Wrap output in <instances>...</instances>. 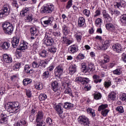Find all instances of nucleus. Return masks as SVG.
Here are the masks:
<instances>
[{
  "mask_svg": "<svg viewBox=\"0 0 126 126\" xmlns=\"http://www.w3.org/2000/svg\"><path fill=\"white\" fill-rule=\"evenodd\" d=\"M20 106L19 102H9L5 105V109L9 113H15L20 109Z\"/></svg>",
  "mask_w": 126,
  "mask_h": 126,
  "instance_id": "obj_1",
  "label": "nucleus"
},
{
  "mask_svg": "<svg viewBox=\"0 0 126 126\" xmlns=\"http://www.w3.org/2000/svg\"><path fill=\"white\" fill-rule=\"evenodd\" d=\"M3 31L7 35H11L13 32V26L9 23H4L2 25Z\"/></svg>",
  "mask_w": 126,
  "mask_h": 126,
  "instance_id": "obj_2",
  "label": "nucleus"
},
{
  "mask_svg": "<svg viewBox=\"0 0 126 126\" xmlns=\"http://www.w3.org/2000/svg\"><path fill=\"white\" fill-rule=\"evenodd\" d=\"M94 70H95L94 64L89 63L87 67L86 63H81V71L82 72L86 73V72H90V71H94Z\"/></svg>",
  "mask_w": 126,
  "mask_h": 126,
  "instance_id": "obj_3",
  "label": "nucleus"
},
{
  "mask_svg": "<svg viewBox=\"0 0 126 126\" xmlns=\"http://www.w3.org/2000/svg\"><path fill=\"white\" fill-rule=\"evenodd\" d=\"M10 13V8L9 5L5 4L3 6L2 9L0 10V18L5 17L7 15H9Z\"/></svg>",
  "mask_w": 126,
  "mask_h": 126,
  "instance_id": "obj_4",
  "label": "nucleus"
},
{
  "mask_svg": "<svg viewBox=\"0 0 126 126\" xmlns=\"http://www.w3.org/2000/svg\"><path fill=\"white\" fill-rule=\"evenodd\" d=\"M55 7L54 5L48 3L44 5L43 8H41V11L44 13H52Z\"/></svg>",
  "mask_w": 126,
  "mask_h": 126,
  "instance_id": "obj_5",
  "label": "nucleus"
},
{
  "mask_svg": "<svg viewBox=\"0 0 126 126\" xmlns=\"http://www.w3.org/2000/svg\"><path fill=\"white\" fill-rule=\"evenodd\" d=\"M69 85H70V84L69 82H65L63 83V88L65 89L64 93L65 94H68L71 97H74L73 94H72V91H71V89L69 87Z\"/></svg>",
  "mask_w": 126,
  "mask_h": 126,
  "instance_id": "obj_6",
  "label": "nucleus"
},
{
  "mask_svg": "<svg viewBox=\"0 0 126 126\" xmlns=\"http://www.w3.org/2000/svg\"><path fill=\"white\" fill-rule=\"evenodd\" d=\"M74 81L77 82V83H81L83 85H86V84H88L89 83V81L90 80L88 78L82 77H77Z\"/></svg>",
  "mask_w": 126,
  "mask_h": 126,
  "instance_id": "obj_7",
  "label": "nucleus"
},
{
  "mask_svg": "<svg viewBox=\"0 0 126 126\" xmlns=\"http://www.w3.org/2000/svg\"><path fill=\"white\" fill-rule=\"evenodd\" d=\"M63 67L62 65H59L56 67L54 70V73L56 76L57 77H61V75H63Z\"/></svg>",
  "mask_w": 126,
  "mask_h": 126,
  "instance_id": "obj_8",
  "label": "nucleus"
},
{
  "mask_svg": "<svg viewBox=\"0 0 126 126\" xmlns=\"http://www.w3.org/2000/svg\"><path fill=\"white\" fill-rule=\"evenodd\" d=\"M106 28L108 31L111 32H115L116 31V22H108V23L105 25Z\"/></svg>",
  "mask_w": 126,
  "mask_h": 126,
  "instance_id": "obj_9",
  "label": "nucleus"
},
{
  "mask_svg": "<svg viewBox=\"0 0 126 126\" xmlns=\"http://www.w3.org/2000/svg\"><path fill=\"white\" fill-rule=\"evenodd\" d=\"M20 40V37L19 35H15L12 38L11 43L13 48H17Z\"/></svg>",
  "mask_w": 126,
  "mask_h": 126,
  "instance_id": "obj_10",
  "label": "nucleus"
},
{
  "mask_svg": "<svg viewBox=\"0 0 126 126\" xmlns=\"http://www.w3.org/2000/svg\"><path fill=\"white\" fill-rule=\"evenodd\" d=\"M63 104L59 103L54 107V109L58 115H62L63 113Z\"/></svg>",
  "mask_w": 126,
  "mask_h": 126,
  "instance_id": "obj_11",
  "label": "nucleus"
},
{
  "mask_svg": "<svg viewBox=\"0 0 126 126\" xmlns=\"http://www.w3.org/2000/svg\"><path fill=\"white\" fill-rule=\"evenodd\" d=\"M78 122L80 124L84 126H88V125H89V120L85 116H80L78 118Z\"/></svg>",
  "mask_w": 126,
  "mask_h": 126,
  "instance_id": "obj_12",
  "label": "nucleus"
},
{
  "mask_svg": "<svg viewBox=\"0 0 126 126\" xmlns=\"http://www.w3.org/2000/svg\"><path fill=\"white\" fill-rule=\"evenodd\" d=\"M102 15L105 20L107 21V22H113V18L111 17V16L106 11V10H102Z\"/></svg>",
  "mask_w": 126,
  "mask_h": 126,
  "instance_id": "obj_13",
  "label": "nucleus"
},
{
  "mask_svg": "<svg viewBox=\"0 0 126 126\" xmlns=\"http://www.w3.org/2000/svg\"><path fill=\"white\" fill-rule=\"evenodd\" d=\"M68 51L71 55L75 54L78 51V47L76 45L73 44L68 47Z\"/></svg>",
  "mask_w": 126,
  "mask_h": 126,
  "instance_id": "obj_14",
  "label": "nucleus"
},
{
  "mask_svg": "<svg viewBox=\"0 0 126 126\" xmlns=\"http://www.w3.org/2000/svg\"><path fill=\"white\" fill-rule=\"evenodd\" d=\"M2 59L6 63H12V58L7 54H3L2 55Z\"/></svg>",
  "mask_w": 126,
  "mask_h": 126,
  "instance_id": "obj_15",
  "label": "nucleus"
},
{
  "mask_svg": "<svg viewBox=\"0 0 126 126\" xmlns=\"http://www.w3.org/2000/svg\"><path fill=\"white\" fill-rule=\"evenodd\" d=\"M35 121L36 123H39L44 119V113L42 111H39L37 115L35 116Z\"/></svg>",
  "mask_w": 126,
  "mask_h": 126,
  "instance_id": "obj_16",
  "label": "nucleus"
},
{
  "mask_svg": "<svg viewBox=\"0 0 126 126\" xmlns=\"http://www.w3.org/2000/svg\"><path fill=\"white\" fill-rule=\"evenodd\" d=\"M69 69V73L72 75V74H74L77 70V66L76 64H74L70 65L68 68Z\"/></svg>",
  "mask_w": 126,
  "mask_h": 126,
  "instance_id": "obj_17",
  "label": "nucleus"
},
{
  "mask_svg": "<svg viewBox=\"0 0 126 126\" xmlns=\"http://www.w3.org/2000/svg\"><path fill=\"white\" fill-rule=\"evenodd\" d=\"M53 21H54V17H50L47 20L43 21L42 25L44 27H47V26L51 25L53 23Z\"/></svg>",
  "mask_w": 126,
  "mask_h": 126,
  "instance_id": "obj_18",
  "label": "nucleus"
},
{
  "mask_svg": "<svg viewBox=\"0 0 126 126\" xmlns=\"http://www.w3.org/2000/svg\"><path fill=\"white\" fill-rule=\"evenodd\" d=\"M27 48H28V43L22 40L21 41L20 47L18 48V50L23 51L24 50H26Z\"/></svg>",
  "mask_w": 126,
  "mask_h": 126,
  "instance_id": "obj_19",
  "label": "nucleus"
},
{
  "mask_svg": "<svg viewBox=\"0 0 126 126\" xmlns=\"http://www.w3.org/2000/svg\"><path fill=\"white\" fill-rule=\"evenodd\" d=\"M74 32L75 33L74 36L76 40L78 42H81V40H82V37L83 36V34H82V33L80 32H76L75 31H74Z\"/></svg>",
  "mask_w": 126,
  "mask_h": 126,
  "instance_id": "obj_20",
  "label": "nucleus"
},
{
  "mask_svg": "<svg viewBox=\"0 0 126 126\" xmlns=\"http://www.w3.org/2000/svg\"><path fill=\"white\" fill-rule=\"evenodd\" d=\"M7 120L8 118L6 114H1L0 116V124H7Z\"/></svg>",
  "mask_w": 126,
  "mask_h": 126,
  "instance_id": "obj_21",
  "label": "nucleus"
},
{
  "mask_svg": "<svg viewBox=\"0 0 126 126\" xmlns=\"http://www.w3.org/2000/svg\"><path fill=\"white\" fill-rule=\"evenodd\" d=\"M44 44L46 46H53L54 44V39L51 37H46L44 41Z\"/></svg>",
  "mask_w": 126,
  "mask_h": 126,
  "instance_id": "obj_22",
  "label": "nucleus"
},
{
  "mask_svg": "<svg viewBox=\"0 0 126 126\" xmlns=\"http://www.w3.org/2000/svg\"><path fill=\"white\" fill-rule=\"evenodd\" d=\"M113 49L117 52V53H121L122 52V46L121 44L116 43L113 46Z\"/></svg>",
  "mask_w": 126,
  "mask_h": 126,
  "instance_id": "obj_23",
  "label": "nucleus"
},
{
  "mask_svg": "<svg viewBox=\"0 0 126 126\" xmlns=\"http://www.w3.org/2000/svg\"><path fill=\"white\" fill-rule=\"evenodd\" d=\"M93 78L94 82V83H96V84H97V83H101V82H102V79H100L99 75L94 74L93 76Z\"/></svg>",
  "mask_w": 126,
  "mask_h": 126,
  "instance_id": "obj_24",
  "label": "nucleus"
},
{
  "mask_svg": "<svg viewBox=\"0 0 126 126\" xmlns=\"http://www.w3.org/2000/svg\"><path fill=\"white\" fill-rule=\"evenodd\" d=\"M31 36H38L37 34V28L36 27H32L30 29Z\"/></svg>",
  "mask_w": 126,
  "mask_h": 126,
  "instance_id": "obj_25",
  "label": "nucleus"
},
{
  "mask_svg": "<svg viewBox=\"0 0 126 126\" xmlns=\"http://www.w3.org/2000/svg\"><path fill=\"white\" fill-rule=\"evenodd\" d=\"M52 90L54 92L59 91V83L58 82L55 81L52 83Z\"/></svg>",
  "mask_w": 126,
  "mask_h": 126,
  "instance_id": "obj_26",
  "label": "nucleus"
},
{
  "mask_svg": "<svg viewBox=\"0 0 126 126\" xmlns=\"http://www.w3.org/2000/svg\"><path fill=\"white\" fill-rule=\"evenodd\" d=\"M62 29L63 35L65 36L68 35V33H69V29H68V27H67V26L64 25L62 27Z\"/></svg>",
  "mask_w": 126,
  "mask_h": 126,
  "instance_id": "obj_27",
  "label": "nucleus"
},
{
  "mask_svg": "<svg viewBox=\"0 0 126 126\" xmlns=\"http://www.w3.org/2000/svg\"><path fill=\"white\" fill-rule=\"evenodd\" d=\"M122 26H126V14L122 15L120 19Z\"/></svg>",
  "mask_w": 126,
  "mask_h": 126,
  "instance_id": "obj_28",
  "label": "nucleus"
},
{
  "mask_svg": "<svg viewBox=\"0 0 126 126\" xmlns=\"http://www.w3.org/2000/svg\"><path fill=\"white\" fill-rule=\"evenodd\" d=\"M78 24L79 27L84 26V24H85V19L83 17H80L78 20Z\"/></svg>",
  "mask_w": 126,
  "mask_h": 126,
  "instance_id": "obj_29",
  "label": "nucleus"
},
{
  "mask_svg": "<svg viewBox=\"0 0 126 126\" xmlns=\"http://www.w3.org/2000/svg\"><path fill=\"white\" fill-rule=\"evenodd\" d=\"M29 10H30V9L28 7L24 8L20 12V15L22 16H26V15H27V13L29 12Z\"/></svg>",
  "mask_w": 126,
  "mask_h": 126,
  "instance_id": "obj_30",
  "label": "nucleus"
},
{
  "mask_svg": "<svg viewBox=\"0 0 126 126\" xmlns=\"http://www.w3.org/2000/svg\"><path fill=\"white\" fill-rule=\"evenodd\" d=\"M33 19H34V16L32 14H29L25 18L26 22H32Z\"/></svg>",
  "mask_w": 126,
  "mask_h": 126,
  "instance_id": "obj_31",
  "label": "nucleus"
},
{
  "mask_svg": "<svg viewBox=\"0 0 126 126\" xmlns=\"http://www.w3.org/2000/svg\"><path fill=\"white\" fill-rule=\"evenodd\" d=\"M117 94L115 92H111V93L108 95V98L111 99L113 101L116 100L117 99Z\"/></svg>",
  "mask_w": 126,
  "mask_h": 126,
  "instance_id": "obj_32",
  "label": "nucleus"
},
{
  "mask_svg": "<svg viewBox=\"0 0 126 126\" xmlns=\"http://www.w3.org/2000/svg\"><path fill=\"white\" fill-rule=\"evenodd\" d=\"M38 55L41 58H47V56H48V53L47 52V50H42L38 52Z\"/></svg>",
  "mask_w": 126,
  "mask_h": 126,
  "instance_id": "obj_33",
  "label": "nucleus"
},
{
  "mask_svg": "<svg viewBox=\"0 0 126 126\" xmlns=\"http://www.w3.org/2000/svg\"><path fill=\"white\" fill-rule=\"evenodd\" d=\"M27 123L25 120L22 119L21 121H18V122L15 125V126H26Z\"/></svg>",
  "mask_w": 126,
  "mask_h": 126,
  "instance_id": "obj_34",
  "label": "nucleus"
},
{
  "mask_svg": "<svg viewBox=\"0 0 126 126\" xmlns=\"http://www.w3.org/2000/svg\"><path fill=\"white\" fill-rule=\"evenodd\" d=\"M98 62H101V63H107L110 62V57L108 55H104L103 60H99Z\"/></svg>",
  "mask_w": 126,
  "mask_h": 126,
  "instance_id": "obj_35",
  "label": "nucleus"
},
{
  "mask_svg": "<svg viewBox=\"0 0 126 126\" xmlns=\"http://www.w3.org/2000/svg\"><path fill=\"white\" fill-rule=\"evenodd\" d=\"M10 47V43L8 42H4L1 46L2 49L3 50H8Z\"/></svg>",
  "mask_w": 126,
  "mask_h": 126,
  "instance_id": "obj_36",
  "label": "nucleus"
},
{
  "mask_svg": "<svg viewBox=\"0 0 126 126\" xmlns=\"http://www.w3.org/2000/svg\"><path fill=\"white\" fill-rule=\"evenodd\" d=\"M63 106L64 109H72V108H73V104L69 102H65L63 104Z\"/></svg>",
  "mask_w": 126,
  "mask_h": 126,
  "instance_id": "obj_37",
  "label": "nucleus"
},
{
  "mask_svg": "<svg viewBox=\"0 0 126 126\" xmlns=\"http://www.w3.org/2000/svg\"><path fill=\"white\" fill-rule=\"evenodd\" d=\"M103 23V20L101 18H97L95 20V25L96 27H101L102 24Z\"/></svg>",
  "mask_w": 126,
  "mask_h": 126,
  "instance_id": "obj_38",
  "label": "nucleus"
},
{
  "mask_svg": "<svg viewBox=\"0 0 126 126\" xmlns=\"http://www.w3.org/2000/svg\"><path fill=\"white\" fill-rule=\"evenodd\" d=\"M32 83V79L30 78H25L23 80V83L25 86L28 85Z\"/></svg>",
  "mask_w": 126,
  "mask_h": 126,
  "instance_id": "obj_39",
  "label": "nucleus"
},
{
  "mask_svg": "<svg viewBox=\"0 0 126 126\" xmlns=\"http://www.w3.org/2000/svg\"><path fill=\"white\" fill-rule=\"evenodd\" d=\"M108 107V105L107 104H101L98 106V112H101V111H103L104 110H105V109H107Z\"/></svg>",
  "mask_w": 126,
  "mask_h": 126,
  "instance_id": "obj_40",
  "label": "nucleus"
},
{
  "mask_svg": "<svg viewBox=\"0 0 126 126\" xmlns=\"http://www.w3.org/2000/svg\"><path fill=\"white\" fill-rule=\"evenodd\" d=\"M122 3L123 4H126V2L125 1H121L120 2H115L114 4L115 8H120V7H122Z\"/></svg>",
  "mask_w": 126,
  "mask_h": 126,
  "instance_id": "obj_41",
  "label": "nucleus"
},
{
  "mask_svg": "<svg viewBox=\"0 0 126 126\" xmlns=\"http://www.w3.org/2000/svg\"><path fill=\"white\" fill-rule=\"evenodd\" d=\"M42 78L43 79H47V78H49L51 75L50 74V72L49 71H46L42 74Z\"/></svg>",
  "mask_w": 126,
  "mask_h": 126,
  "instance_id": "obj_42",
  "label": "nucleus"
},
{
  "mask_svg": "<svg viewBox=\"0 0 126 126\" xmlns=\"http://www.w3.org/2000/svg\"><path fill=\"white\" fill-rule=\"evenodd\" d=\"M87 111L88 112V114L91 115L92 117H95V111L92 108H88Z\"/></svg>",
  "mask_w": 126,
  "mask_h": 126,
  "instance_id": "obj_43",
  "label": "nucleus"
},
{
  "mask_svg": "<svg viewBox=\"0 0 126 126\" xmlns=\"http://www.w3.org/2000/svg\"><path fill=\"white\" fill-rule=\"evenodd\" d=\"M48 98L47 95L45 94H41L39 95V99L40 101H44Z\"/></svg>",
  "mask_w": 126,
  "mask_h": 126,
  "instance_id": "obj_44",
  "label": "nucleus"
},
{
  "mask_svg": "<svg viewBox=\"0 0 126 126\" xmlns=\"http://www.w3.org/2000/svg\"><path fill=\"white\" fill-rule=\"evenodd\" d=\"M116 110L119 113V114H123L125 112V110L124 109V107L122 106H118L116 108Z\"/></svg>",
  "mask_w": 126,
  "mask_h": 126,
  "instance_id": "obj_45",
  "label": "nucleus"
},
{
  "mask_svg": "<svg viewBox=\"0 0 126 126\" xmlns=\"http://www.w3.org/2000/svg\"><path fill=\"white\" fill-rule=\"evenodd\" d=\"M113 73L115 75H121L122 74V71H121V69L117 68L113 71Z\"/></svg>",
  "mask_w": 126,
  "mask_h": 126,
  "instance_id": "obj_46",
  "label": "nucleus"
},
{
  "mask_svg": "<svg viewBox=\"0 0 126 126\" xmlns=\"http://www.w3.org/2000/svg\"><path fill=\"white\" fill-rule=\"evenodd\" d=\"M102 98V95L100 93H95L94 95V98L95 100H100Z\"/></svg>",
  "mask_w": 126,
  "mask_h": 126,
  "instance_id": "obj_47",
  "label": "nucleus"
},
{
  "mask_svg": "<svg viewBox=\"0 0 126 126\" xmlns=\"http://www.w3.org/2000/svg\"><path fill=\"white\" fill-rule=\"evenodd\" d=\"M83 12L84 15L87 16V17H89V16H90V10L87 9H85L83 10Z\"/></svg>",
  "mask_w": 126,
  "mask_h": 126,
  "instance_id": "obj_48",
  "label": "nucleus"
},
{
  "mask_svg": "<svg viewBox=\"0 0 126 126\" xmlns=\"http://www.w3.org/2000/svg\"><path fill=\"white\" fill-rule=\"evenodd\" d=\"M98 63H99L101 68H103L104 69H107L108 68V65L106 63H102L101 61H98Z\"/></svg>",
  "mask_w": 126,
  "mask_h": 126,
  "instance_id": "obj_49",
  "label": "nucleus"
},
{
  "mask_svg": "<svg viewBox=\"0 0 126 126\" xmlns=\"http://www.w3.org/2000/svg\"><path fill=\"white\" fill-rule=\"evenodd\" d=\"M35 87L37 90H42L43 89V85H42V83L39 82L35 85Z\"/></svg>",
  "mask_w": 126,
  "mask_h": 126,
  "instance_id": "obj_50",
  "label": "nucleus"
},
{
  "mask_svg": "<svg viewBox=\"0 0 126 126\" xmlns=\"http://www.w3.org/2000/svg\"><path fill=\"white\" fill-rule=\"evenodd\" d=\"M110 112V110L109 109H105L101 111V115L103 117H107L108 116V114Z\"/></svg>",
  "mask_w": 126,
  "mask_h": 126,
  "instance_id": "obj_51",
  "label": "nucleus"
},
{
  "mask_svg": "<svg viewBox=\"0 0 126 126\" xmlns=\"http://www.w3.org/2000/svg\"><path fill=\"white\" fill-rule=\"evenodd\" d=\"M103 85L105 88H109V87L112 85V82L111 81H105L104 82Z\"/></svg>",
  "mask_w": 126,
  "mask_h": 126,
  "instance_id": "obj_52",
  "label": "nucleus"
},
{
  "mask_svg": "<svg viewBox=\"0 0 126 126\" xmlns=\"http://www.w3.org/2000/svg\"><path fill=\"white\" fill-rule=\"evenodd\" d=\"M72 5V0H69L67 2V5L66 6V9H69V8L71 7Z\"/></svg>",
  "mask_w": 126,
  "mask_h": 126,
  "instance_id": "obj_53",
  "label": "nucleus"
},
{
  "mask_svg": "<svg viewBox=\"0 0 126 126\" xmlns=\"http://www.w3.org/2000/svg\"><path fill=\"white\" fill-rule=\"evenodd\" d=\"M47 63L45 62V61L41 60L39 62V66H42L43 67H46V64Z\"/></svg>",
  "mask_w": 126,
  "mask_h": 126,
  "instance_id": "obj_54",
  "label": "nucleus"
},
{
  "mask_svg": "<svg viewBox=\"0 0 126 126\" xmlns=\"http://www.w3.org/2000/svg\"><path fill=\"white\" fill-rule=\"evenodd\" d=\"M100 50H102V51H105V50H107L108 48H109V46L108 45H106L105 44H103L100 47H99Z\"/></svg>",
  "mask_w": 126,
  "mask_h": 126,
  "instance_id": "obj_55",
  "label": "nucleus"
},
{
  "mask_svg": "<svg viewBox=\"0 0 126 126\" xmlns=\"http://www.w3.org/2000/svg\"><path fill=\"white\" fill-rule=\"evenodd\" d=\"M120 99L122 100V101H126V93H123L121 95Z\"/></svg>",
  "mask_w": 126,
  "mask_h": 126,
  "instance_id": "obj_56",
  "label": "nucleus"
},
{
  "mask_svg": "<svg viewBox=\"0 0 126 126\" xmlns=\"http://www.w3.org/2000/svg\"><path fill=\"white\" fill-rule=\"evenodd\" d=\"M32 65L33 68H38V67H39V63H37L36 62H33L32 63Z\"/></svg>",
  "mask_w": 126,
  "mask_h": 126,
  "instance_id": "obj_57",
  "label": "nucleus"
},
{
  "mask_svg": "<svg viewBox=\"0 0 126 126\" xmlns=\"http://www.w3.org/2000/svg\"><path fill=\"white\" fill-rule=\"evenodd\" d=\"M49 52L50 53H52V54H55L56 52H57V48L53 47H51L49 49Z\"/></svg>",
  "mask_w": 126,
  "mask_h": 126,
  "instance_id": "obj_58",
  "label": "nucleus"
},
{
  "mask_svg": "<svg viewBox=\"0 0 126 126\" xmlns=\"http://www.w3.org/2000/svg\"><path fill=\"white\" fill-rule=\"evenodd\" d=\"M100 14L101 11H100V10H96L94 12V17H97V16H100Z\"/></svg>",
  "mask_w": 126,
  "mask_h": 126,
  "instance_id": "obj_59",
  "label": "nucleus"
},
{
  "mask_svg": "<svg viewBox=\"0 0 126 126\" xmlns=\"http://www.w3.org/2000/svg\"><path fill=\"white\" fill-rule=\"evenodd\" d=\"M46 122L47 125H51L53 124V120L50 117L46 119Z\"/></svg>",
  "mask_w": 126,
  "mask_h": 126,
  "instance_id": "obj_60",
  "label": "nucleus"
},
{
  "mask_svg": "<svg viewBox=\"0 0 126 126\" xmlns=\"http://www.w3.org/2000/svg\"><path fill=\"white\" fill-rule=\"evenodd\" d=\"M77 58L78 59H79V60H84V58H85V56L83 54L80 53L77 56Z\"/></svg>",
  "mask_w": 126,
  "mask_h": 126,
  "instance_id": "obj_61",
  "label": "nucleus"
},
{
  "mask_svg": "<svg viewBox=\"0 0 126 126\" xmlns=\"http://www.w3.org/2000/svg\"><path fill=\"white\" fill-rule=\"evenodd\" d=\"M36 126H46V123L44 122L41 121L37 122Z\"/></svg>",
  "mask_w": 126,
  "mask_h": 126,
  "instance_id": "obj_62",
  "label": "nucleus"
},
{
  "mask_svg": "<svg viewBox=\"0 0 126 126\" xmlns=\"http://www.w3.org/2000/svg\"><path fill=\"white\" fill-rule=\"evenodd\" d=\"M20 63H16L14 65V70H16V69H18L19 67H20Z\"/></svg>",
  "mask_w": 126,
  "mask_h": 126,
  "instance_id": "obj_63",
  "label": "nucleus"
},
{
  "mask_svg": "<svg viewBox=\"0 0 126 126\" xmlns=\"http://www.w3.org/2000/svg\"><path fill=\"white\" fill-rule=\"evenodd\" d=\"M122 60L123 62L126 63V54L125 53L122 55Z\"/></svg>",
  "mask_w": 126,
  "mask_h": 126,
  "instance_id": "obj_64",
  "label": "nucleus"
}]
</instances>
